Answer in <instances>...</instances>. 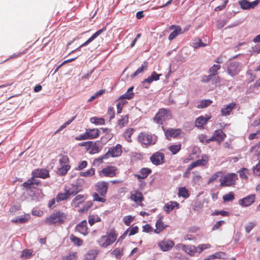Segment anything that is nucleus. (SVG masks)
<instances>
[{"label": "nucleus", "mask_w": 260, "mask_h": 260, "mask_svg": "<svg viewBox=\"0 0 260 260\" xmlns=\"http://www.w3.org/2000/svg\"><path fill=\"white\" fill-rule=\"evenodd\" d=\"M96 192L92 194L93 202L105 203L107 201L106 194L108 192L109 183L105 181L98 182L95 185Z\"/></svg>", "instance_id": "1"}, {"label": "nucleus", "mask_w": 260, "mask_h": 260, "mask_svg": "<svg viewBox=\"0 0 260 260\" xmlns=\"http://www.w3.org/2000/svg\"><path fill=\"white\" fill-rule=\"evenodd\" d=\"M68 215L61 211H55L49 217L46 218L44 222L48 225L62 224L67 219Z\"/></svg>", "instance_id": "2"}, {"label": "nucleus", "mask_w": 260, "mask_h": 260, "mask_svg": "<svg viewBox=\"0 0 260 260\" xmlns=\"http://www.w3.org/2000/svg\"><path fill=\"white\" fill-rule=\"evenodd\" d=\"M137 140L144 148H148L153 145L157 141L156 137L146 132L140 133L138 136Z\"/></svg>", "instance_id": "3"}, {"label": "nucleus", "mask_w": 260, "mask_h": 260, "mask_svg": "<svg viewBox=\"0 0 260 260\" xmlns=\"http://www.w3.org/2000/svg\"><path fill=\"white\" fill-rule=\"evenodd\" d=\"M117 234L115 231L112 229L107 235L102 236L98 241L99 245L103 248H106L113 243L116 240Z\"/></svg>", "instance_id": "4"}, {"label": "nucleus", "mask_w": 260, "mask_h": 260, "mask_svg": "<svg viewBox=\"0 0 260 260\" xmlns=\"http://www.w3.org/2000/svg\"><path fill=\"white\" fill-rule=\"evenodd\" d=\"M172 118L171 111L165 108L159 109L155 116L153 117V121L157 124H163L167 120Z\"/></svg>", "instance_id": "5"}, {"label": "nucleus", "mask_w": 260, "mask_h": 260, "mask_svg": "<svg viewBox=\"0 0 260 260\" xmlns=\"http://www.w3.org/2000/svg\"><path fill=\"white\" fill-rule=\"evenodd\" d=\"M81 146H85L86 150L91 154L99 153L103 148L101 143L99 141L94 142L92 141L85 142L82 143Z\"/></svg>", "instance_id": "6"}, {"label": "nucleus", "mask_w": 260, "mask_h": 260, "mask_svg": "<svg viewBox=\"0 0 260 260\" xmlns=\"http://www.w3.org/2000/svg\"><path fill=\"white\" fill-rule=\"evenodd\" d=\"M100 131L98 128L86 129L85 133L76 137V140L81 141L93 139L98 138L100 136Z\"/></svg>", "instance_id": "7"}, {"label": "nucleus", "mask_w": 260, "mask_h": 260, "mask_svg": "<svg viewBox=\"0 0 260 260\" xmlns=\"http://www.w3.org/2000/svg\"><path fill=\"white\" fill-rule=\"evenodd\" d=\"M78 191V187L76 186L73 185L72 188L66 190L65 192L59 193L57 195L55 200L57 202L66 200L70 196L76 194Z\"/></svg>", "instance_id": "8"}, {"label": "nucleus", "mask_w": 260, "mask_h": 260, "mask_svg": "<svg viewBox=\"0 0 260 260\" xmlns=\"http://www.w3.org/2000/svg\"><path fill=\"white\" fill-rule=\"evenodd\" d=\"M238 179L237 175L235 173H229L225 175L223 178L220 179V186H230L234 184Z\"/></svg>", "instance_id": "9"}, {"label": "nucleus", "mask_w": 260, "mask_h": 260, "mask_svg": "<svg viewBox=\"0 0 260 260\" xmlns=\"http://www.w3.org/2000/svg\"><path fill=\"white\" fill-rule=\"evenodd\" d=\"M241 64L236 61H231L228 65L227 72L229 75L234 77L238 75L241 71Z\"/></svg>", "instance_id": "10"}, {"label": "nucleus", "mask_w": 260, "mask_h": 260, "mask_svg": "<svg viewBox=\"0 0 260 260\" xmlns=\"http://www.w3.org/2000/svg\"><path fill=\"white\" fill-rule=\"evenodd\" d=\"M226 134L220 129L214 131L212 137L206 140V143H209L210 142L216 141L220 144L226 138Z\"/></svg>", "instance_id": "11"}, {"label": "nucleus", "mask_w": 260, "mask_h": 260, "mask_svg": "<svg viewBox=\"0 0 260 260\" xmlns=\"http://www.w3.org/2000/svg\"><path fill=\"white\" fill-rule=\"evenodd\" d=\"M41 185V181L39 180L35 179L32 176L26 181L23 182L21 186L26 190L31 189H36L39 186Z\"/></svg>", "instance_id": "12"}, {"label": "nucleus", "mask_w": 260, "mask_h": 260, "mask_svg": "<svg viewBox=\"0 0 260 260\" xmlns=\"http://www.w3.org/2000/svg\"><path fill=\"white\" fill-rule=\"evenodd\" d=\"M117 168L115 166H108L99 173L101 177H113L116 175Z\"/></svg>", "instance_id": "13"}, {"label": "nucleus", "mask_w": 260, "mask_h": 260, "mask_svg": "<svg viewBox=\"0 0 260 260\" xmlns=\"http://www.w3.org/2000/svg\"><path fill=\"white\" fill-rule=\"evenodd\" d=\"M122 146L118 144L115 146L109 148L106 153L108 154V158L119 157L122 153Z\"/></svg>", "instance_id": "14"}, {"label": "nucleus", "mask_w": 260, "mask_h": 260, "mask_svg": "<svg viewBox=\"0 0 260 260\" xmlns=\"http://www.w3.org/2000/svg\"><path fill=\"white\" fill-rule=\"evenodd\" d=\"M150 159L152 163L156 166L161 165L165 162V155L160 151L154 153L150 157Z\"/></svg>", "instance_id": "15"}, {"label": "nucleus", "mask_w": 260, "mask_h": 260, "mask_svg": "<svg viewBox=\"0 0 260 260\" xmlns=\"http://www.w3.org/2000/svg\"><path fill=\"white\" fill-rule=\"evenodd\" d=\"M31 176L36 178L46 179L50 177L49 171L46 169H37L32 171Z\"/></svg>", "instance_id": "16"}, {"label": "nucleus", "mask_w": 260, "mask_h": 260, "mask_svg": "<svg viewBox=\"0 0 260 260\" xmlns=\"http://www.w3.org/2000/svg\"><path fill=\"white\" fill-rule=\"evenodd\" d=\"M255 198V194H251L240 199L238 203L242 207H248L254 203Z\"/></svg>", "instance_id": "17"}, {"label": "nucleus", "mask_w": 260, "mask_h": 260, "mask_svg": "<svg viewBox=\"0 0 260 260\" xmlns=\"http://www.w3.org/2000/svg\"><path fill=\"white\" fill-rule=\"evenodd\" d=\"M106 29V27H104L102 29L96 31L92 36L90 37L86 42L81 45L79 47L76 48V49L72 51L70 53H72L76 51L80 50V48L82 47L88 45L90 43L93 41L96 38H97L99 35H100Z\"/></svg>", "instance_id": "18"}, {"label": "nucleus", "mask_w": 260, "mask_h": 260, "mask_svg": "<svg viewBox=\"0 0 260 260\" xmlns=\"http://www.w3.org/2000/svg\"><path fill=\"white\" fill-rule=\"evenodd\" d=\"M162 128L163 129L165 136L168 140H171L172 137L173 138H177L178 136L180 135L181 132V129L180 128H168L167 129H165L164 126H162Z\"/></svg>", "instance_id": "19"}, {"label": "nucleus", "mask_w": 260, "mask_h": 260, "mask_svg": "<svg viewBox=\"0 0 260 260\" xmlns=\"http://www.w3.org/2000/svg\"><path fill=\"white\" fill-rule=\"evenodd\" d=\"M174 242L170 239H164L158 244V247L163 251H169L174 246Z\"/></svg>", "instance_id": "20"}, {"label": "nucleus", "mask_w": 260, "mask_h": 260, "mask_svg": "<svg viewBox=\"0 0 260 260\" xmlns=\"http://www.w3.org/2000/svg\"><path fill=\"white\" fill-rule=\"evenodd\" d=\"M130 199L140 205H142L144 197L142 193L139 190H135L131 192Z\"/></svg>", "instance_id": "21"}, {"label": "nucleus", "mask_w": 260, "mask_h": 260, "mask_svg": "<svg viewBox=\"0 0 260 260\" xmlns=\"http://www.w3.org/2000/svg\"><path fill=\"white\" fill-rule=\"evenodd\" d=\"M176 247H181L182 250L190 256H193L196 253L198 252V248L194 246L178 244L176 245Z\"/></svg>", "instance_id": "22"}, {"label": "nucleus", "mask_w": 260, "mask_h": 260, "mask_svg": "<svg viewBox=\"0 0 260 260\" xmlns=\"http://www.w3.org/2000/svg\"><path fill=\"white\" fill-rule=\"evenodd\" d=\"M75 231L84 236L88 234L87 223L86 220H84L78 224L75 227Z\"/></svg>", "instance_id": "23"}, {"label": "nucleus", "mask_w": 260, "mask_h": 260, "mask_svg": "<svg viewBox=\"0 0 260 260\" xmlns=\"http://www.w3.org/2000/svg\"><path fill=\"white\" fill-rule=\"evenodd\" d=\"M208 157L206 155H203L201 159H198L195 161H193L190 165H189V170H192L194 168L198 166H204L208 163Z\"/></svg>", "instance_id": "24"}, {"label": "nucleus", "mask_w": 260, "mask_h": 260, "mask_svg": "<svg viewBox=\"0 0 260 260\" xmlns=\"http://www.w3.org/2000/svg\"><path fill=\"white\" fill-rule=\"evenodd\" d=\"M259 3L258 0H256L252 2H249L247 0H242L239 2L242 9L244 10L250 9L254 8Z\"/></svg>", "instance_id": "25"}, {"label": "nucleus", "mask_w": 260, "mask_h": 260, "mask_svg": "<svg viewBox=\"0 0 260 260\" xmlns=\"http://www.w3.org/2000/svg\"><path fill=\"white\" fill-rule=\"evenodd\" d=\"M211 117V116H207L206 117L201 116L199 117L195 121L196 126L199 128H203Z\"/></svg>", "instance_id": "26"}, {"label": "nucleus", "mask_w": 260, "mask_h": 260, "mask_svg": "<svg viewBox=\"0 0 260 260\" xmlns=\"http://www.w3.org/2000/svg\"><path fill=\"white\" fill-rule=\"evenodd\" d=\"M167 226L168 225L165 224L162 221V217H160L156 222V229L154 230V232L155 233L158 234L165 229Z\"/></svg>", "instance_id": "27"}, {"label": "nucleus", "mask_w": 260, "mask_h": 260, "mask_svg": "<svg viewBox=\"0 0 260 260\" xmlns=\"http://www.w3.org/2000/svg\"><path fill=\"white\" fill-rule=\"evenodd\" d=\"M175 207L179 208V204L175 201H171L165 205L164 210L166 213H169Z\"/></svg>", "instance_id": "28"}, {"label": "nucleus", "mask_w": 260, "mask_h": 260, "mask_svg": "<svg viewBox=\"0 0 260 260\" xmlns=\"http://www.w3.org/2000/svg\"><path fill=\"white\" fill-rule=\"evenodd\" d=\"M236 103L232 102L227 105L225 107L221 109V114L222 116H226L230 114L231 111L236 106Z\"/></svg>", "instance_id": "29"}, {"label": "nucleus", "mask_w": 260, "mask_h": 260, "mask_svg": "<svg viewBox=\"0 0 260 260\" xmlns=\"http://www.w3.org/2000/svg\"><path fill=\"white\" fill-rule=\"evenodd\" d=\"M29 218L30 215L29 214L22 215L12 219V221L14 223H23L26 222Z\"/></svg>", "instance_id": "30"}, {"label": "nucleus", "mask_w": 260, "mask_h": 260, "mask_svg": "<svg viewBox=\"0 0 260 260\" xmlns=\"http://www.w3.org/2000/svg\"><path fill=\"white\" fill-rule=\"evenodd\" d=\"M161 75V74H158L155 72H153L150 76L144 80L142 83H148L150 84L153 81H157L159 79V77Z\"/></svg>", "instance_id": "31"}, {"label": "nucleus", "mask_w": 260, "mask_h": 260, "mask_svg": "<svg viewBox=\"0 0 260 260\" xmlns=\"http://www.w3.org/2000/svg\"><path fill=\"white\" fill-rule=\"evenodd\" d=\"M135 131V129L133 128H129L126 129L123 134V136L126 141L128 142H131L132 141L131 136Z\"/></svg>", "instance_id": "32"}, {"label": "nucleus", "mask_w": 260, "mask_h": 260, "mask_svg": "<svg viewBox=\"0 0 260 260\" xmlns=\"http://www.w3.org/2000/svg\"><path fill=\"white\" fill-rule=\"evenodd\" d=\"M34 251L31 249H25L22 251L20 257L26 259L30 258L33 255Z\"/></svg>", "instance_id": "33"}, {"label": "nucleus", "mask_w": 260, "mask_h": 260, "mask_svg": "<svg viewBox=\"0 0 260 260\" xmlns=\"http://www.w3.org/2000/svg\"><path fill=\"white\" fill-rule=\"evenodd\" d=\"M183 32H182V29L181 26L177 27L176 29H174L169 35L168 37V39L170 41L173 40L174 38H175L179 35L183 34Z\"/></svg>", "instance_id": "34"}, {"label": "nucleus", "mask_w": 260, "mask_h": 260, "mask_svg": "<svg viewBox=\"0 0 260 260\" xmlns=\"http://www.w3.org/2000/svg\"><path fill=\"white\" fill-rule=\"evenodd\" d=\"M133 88H134L133 87H131L130 88H129L128 89V90H127V92L121 95L119 99V100H122V99L129 100V99H132L134 95V93L133 92Z\"/></svg>", "instance_id": "35"}, {"label": "nucleus", "mask_w": 260, "mask_h": 260, "mask_svg": "<svg viewBox=\"0 0 260 260\" xmlns=\"http://www.w3.org/2000/svg\"><path fill=\"white\" fill-rule=\"evenodd\" d=\"M98 255V252L95 250H90L84 256V260H95Z\"/></svg>", "instance_id": "36"}, {"label": "nucleus", "mask_w": 260, "mask_h": 260, "mask_svg": "<svg viewBox=\"0 0 260 260\" xmlns=\"http://www.w3.org/2000/svg\"><path fill=\"white\" fill-rule=\"evenodd\" d=\"M181 148V144H174L170 146L168 148L169 150L171 152L172 154L175 155L177 154Z\"/></svg>", "instance_id": "37"}, {"label": "nucleus", "mask_w": 260, "mask_h": 260, "mask_svg": "<svg viewBox=\"0 0 260 260\" xmlns=\"http://www.w3.org/2000/svg\"><path fill=\"white\" fill-rule=\"evenodd\" d=\"M70 168L71 166L70 165L61 166L58 169L57 174L60 176H64L67 173Z\"/></svg>", "instance_id": "38"}, {"label": "nucleus", "mask_w": 260, "mask_h": 260, "mask_svg": "<svg viewBox=\"0 0 260 260\" xmlns=\"http://www.w3.org/2000/svg\"><path fill=\"white\" fill-rule=\"evenodd\" d=\"M148 67V62L145 61L143 62V64L139 68L136 72L132 75V77H135L137 76L139 74L142 73L144 70H146Z\"/></svg>", "instance_id": "39"}, {"label": "nucleus", "mask_w": 260, "mask_h": 260, "mask_svg": "<svg viewBox=\"0 0 260 260\" xmlns=\"http://www.w3.org/2000/svg\"><path fill=\"white\" fill-rule=\"evenodd\" d=\"M101 221L100 217L98 215H90L88 216V222L90 225L92 226L95 222H100Z\"/></svg>", "instance_id": "40"}, {"label": "nucleus", "mask_w": 260, "mask_h": 260, "mask_svg": "<svg viewBox=\"0 0 260 260\" xmlns=\"http://www.w3.org/2000/svg\"><path fill=\"white\" fill-rule=\"evenodd\" d=\"M128 122V115H126L124 116H121L120 119L118 120V124L121 127H124Z\"/></svg>", "instance_id": "41"}, {"label": "nucleus", "mask_w": 260, "mask_h": 260, "mask_svg": "<svg viewBox=\"0 0 260 260\" xmlns=\"http://www.w3.org/2000/svg\"><path fill=\"white\" fill-rule=\"evenodd\" d=\"M70 239L71 242H73L76 246H81L83 244L82 240L74 236V235H71L70 236Z\"/></svg>", "instance_id": "42"}, {"label": "nucleus", "mask_w": 260, "mask_h": 260, "mask_svg": "<svg viewBox=\"0 0 260 260\" xmlns=\"http://www.w3.org/2000/svg\"><path fill=\"white\" fill-rule=\"evenodd\" d=\"M178 195L184 198H187L189 196L188 190L185 187L179 188Z\"/></svg>", "instance_id": "43"}, {"label": "nucleus", "mask_w": 260, "mask_h": 260, "mask_svg": "<svg viewBox=\"0 0 260 260\" xmlns=\"http://www.w3.org/2000/svg\"><path fill=\"white\" fill-rule=\"evenodd\" d=\"M78 253L77 252H70L67 255L63 257V260H77Z\"/></svg>", "instance_id": "44"}, {"label": "nucleus", "mask_w": 260, "mask_h": 260, "mask_svg": "<svg viewBox=\"0 0 260 260\" xmlns=\"http://www.w3.org/2000/svg\"><path fill=\"white\" fill-rule=\"evenodd\" d=\"M95 170L93 168H91L89 170L80 173V175L82 177H91L95 174Z\"/></svg>", "instance_id": "45"}, {"label": "nucleus", "mask_w": 260, "mask_h": 260, "mask_svg": "<svg viewBox=\"0 0 260 260\" xmlns=\"http://www.w3.org/2000/svg\"><path fill=\"white\" fill-rule=\"evenodd\" d=\"M90 120L91 123L96 125H103L105 123V120L103 118L93 117L90 118Z\"/></svg>", "instance_id": "46"}, {"label": "nucleus", "mask_w": 260, "mask_h": 260, "mask_svg": "<svg viewBox=\"0 0 260 260\" xmlns=\"http://www.w3.org/2000/svg\"><path fill=\"white\" fill-rule=\"evenodd\" d=\"M212 103V101L210 100H204L201 101L200 104L197 106L198 109L205 108L210 106Z\"/></svg>", "instance_id": "47"}, {"label": "nucleus", "mask_w": 260, "mask_h": 260, "mask_svg": "<svg viewBox=\"0 0 260 260\" xmlns=\"http://www.w3.org/2000/svg\"><path fill=\"white\" fill-rule=\"evenodd\" d=\"M224 202H231L235 199L234 193L232 191L229 192L228 193L224 194L222 197Z\"/></svg>", "instance_id": "48"}, {"label": "nucleus", "mask_w": 260, "mask_h": 260, "mask_svg": "<svg viewBox=\"0 0 260 260\" xmlns=\"http://www.w3.org/2000/svg\"><path fill=\"white\" fill-rule=\"evenodd\" d=\"M122 251L123 250L122 248H117L112 251L111 254L116 257V258H120L123 255Z\"/></svg>", "instance_id": "49"}, {"label": "nucleus", "mask_w": 260, "mask_h": 260, "mask_svg": "<svg viewBox=\"0 0 260 260\" xmlns=\"http://www.w3.org/2000/svg\"><path fill=\"white\" fill-rule=\"evenodd\" d=\"M221 66L218 64H214L209 70V72L213 77L217 74V71L220 69Z\"/></svg>", "instance_id": "50"}, {"label": "nucleus", "mask_w": 260, "mask_h": 260, "mask_svg": "<svg viewBox=\"0 0 260 260\" xmlns=\"http://www.w3.org/2000/svg\"><path fill=\"white\" fill-rule=\"evenodd\" d=\"M84 202V196L82 194H78L76 196L72 201V204H79Z\"/></svg>", "instance_id": "51"}, {"label": "nucleus", "mask_w": 260, "mask_h": 260, "mask_svg": "<svg viewBox=\"0 0 260 260\" xmlns=\"http://www.w3.org/2000/svg\"><path fill=\"white\" fill-rule=\"evenodd\" d=\"M59 162L60 165V166L69 165L68 164L69 162V159L68 157L66 155L61 156V157L59 160Z\"/></svg>", "instance_id": "52"}, {"label": "nucleus", "mask_w": 260, "mask_h": 260, "mask_svg": "<svg viewBox=\"0 0 260 260\" xmlns=\"http://www.w3.org/2000/svg\"><path fill=\"white\" fill-rule=\"evenodd\" d=\"M27 50V49H26L25 50H24L23 51L21 52L20 53H17V54L14 53V54L11 55L9 57V58H8V59H7L2 61L0 63H4V62L7 61L8 60H9L10 59H12V58H14L20 57L22 55L25 54Z\"/></svg>", "instance_id": "53"}, {"label": "nucleus", "mask_w": 260, "mask_h": 260, "mask_svg": "<svg viewBox=\"0 0 260 260\" xmlns=\"http://www.w3.org/2000/svg\"><path fill=\"white\" fill-rule=\"evenodd\" d=\"M240 178L247 179L248 178L247 174H248V170L246 168H242L239 172Z\"/></svg>", "instance_id": "54"}, {"label": "nucleus", "mask_w": 260, "mask_h": 260, "mask_svg": "<svg viewBox=\"0 0 260 260\" xmlns=\"http://www.w3.org/2000/svg\"><path fill=\"white\" fill-rule=\"evenodd\" d=\"M203 207V204L200 202H197L193 205L192 209L197 212L200 211Z\"/></svg>", "instance_id": "55"}, {"label": "nucleus", "mask_w": 260, "mask_h": 260, "mask_svg": "<svg viewBox=\"0 0 260 260\" xmlns=\"http://www.w3.org/2000/svg\"><path fill=\"white\" fill-rule=\"evenodd\" d=\"M212 215H221L222 216H229L230 213L228 211L221 210V211H215L212 214Z\"/></svg>", "instance_id": "56"}, {"label": "nucleus", "mask_w": 260, "mask_h": 260, "mask_svg": "<svg viewBox=\"0 0 260 260\" xmlns=\"http://www.w3.org/2000/svg\"><path fill=\"white\" fill-rule=\"evenodd\" d=\"M151 172V171L149 169L142 168L140 171V173L143 176L142 178H146L147 177L148 175Z\"/></svg>", "instance_id": "57"}, {"label": "nucleus", "mask_w": 260, "mask_h": 260, "mask_svg": "<svg viewBox=\"0 0 260 260\" xmlns=\"http://www.w3.org/2000/svg\"><path fill=\"white\" fill-rule=\"evenodd\" d=\"M134 218V217L131 215L124 216L123 218V221L124 224L127 226H129L131 224L132 221L133 220Z\"/></svg>", "instance_id": "58"}, {"label": "nucleus", "mask_w": 260, "mask_h": 260, "mask_svg": "<svg viewBox=\"0 0 260 260\" xmlns=\"http://www.w3.org/2000/svg\"><path fill=\"white\" fill-rule=\"evenodd\" d=\"M253 172L255 176H260V160L258 161V164L253 167Z\"/></svg>", "instance_id": "59"}, {"label": "nucleus", "mask_w": 260, "mask_h": 260, "mask_svg": "<svg viewBox=\"0 0 260 260\" xmlns=\"http://www.w3.org/2000/svg\"><path fill=\"white\" fill-rule=\"evenodd\" d=\"M87 166V162L85 160H82L79 162V164L77 167L76 168L77 170H82L85 168H86Z\"/></svg>", "instance_id": "60"}, {"label": "nucleus", "mask_w": 260, "mask_h": 260, "mask_svg": "<svg viewBox=\"0 0 260 260\" xmlns=\"http://www.w3.org/2000/svg\"><path fill=\"white\" fill-rule=\"evenodd\" d=\"M210 244H200L197 247L199 249L198 252L201 253L205 249L210 248Z\"/></svg>", "instance_id": "61"}, {"label": "nucleus", "mask_w": 260, "mask_h": 260, "mask_svg": "<svg viewBox=\"0 0 260 260\" xmlns=\"http://www.w3.org/2000/svg\"><path fill=\"white\" fill-rule=\"evenodd\" d=\"M108 115L109 116L110 120L114 118L115 116L114 109L112 107H110L108 109Z\"/></svg>", "instance_id": "62"}, {"label": "nucleus", "mask_w": 260, "mask_h": 260, "mask_svg": "<svg viewBox=\"0 0 260 260\" xmlns=\"http://www.w3.org/2000/svg\"><path fill=\"white\" fill-rule=\"evenodd\" d=\"M255 225V224L254 222H249L245 227L246 233H249Z\"/></svg>", "instance_id": "63"}, {"label": "nucleus", "mask_w": 260, "mask_h": 260, "mask_svg": "<svg viewBox=\"0 0 260 260\" xmlns=\"http://www.w3.org/2000/svg\"><path fill=\"white\" fill-rule=\"evenodd\" d=\"M225 223L224 220H220L217 221L212 227V230L215 231L218 230L223 224Z\"/></svg>", "instance_id": "64"}]
</instances>
